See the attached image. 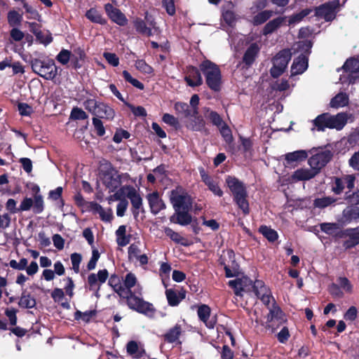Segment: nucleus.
<instances>
[{
    "label": "nucleus",
    "mask_w": 359,
    "mask_h": 359,
    "mask_svg": "<svg viewBox=\"0 0 359 359\" xmlns=\"http://www.w3.org/2000/svg\"><path fill=\"white\" fill-rule=\"evenodd\" d=\"M128 258L130 260H136L141 255V250L136 243L131 244L128 248Z\"/></svg>",
    "instance_id": "obj_53"
},
{
    "label": "nucleus",
    "mask_w": 359,
    "mask_h": 359,
    "mask_svg": "<svg viewBox=\"0 0 359 359\" xmlns=\"http://www.w3.org/2000/svg\"><path fill=\"white\" fill-rule=\"evenodd\" d=\"M200 173L203 182L208 187V189L216 196H222L223 191L218 186L216 180L208 176L203 169L200 171Z\"/></svg>",
    "instance_id": "obj_24"
},
{
    "label": "nucleus",
    "mask_w": 359,
    "mask_h": 359,
    "mask_svg": "<svg viewBox=\"0 0 359 359\" xmlns=\"http://www.w3.org/2000/svg\"><path fill=\"white\" fill-rule=\"evenodd\" d=\"M220 133L227 143H231L233 140V137L230 128L224 123L222 126L219 127Z\"/></svg>",
    "instance_id": "obj_57"
},
{
    "label": "nucleus",
    "mask_w": 359,
    "mask_h": 359,
    "mask_svg": "<svg viewBox=\"0 0 359 359\" xmlns=\"http://www.w3.org/2000/svg\"><path fill=\"white\" fill-rule=\"evenodd\" d=\"M81 255L79 253H73L71 255V262L72 269L76 273H79L80 270V264L81 262Z\"/></svg>",
    "instance_id": "obj_61"
},
{
    "label": "nucleus",
    "mask_w": 359,
    "mask_h": 359,
    "mask_svg": "<svg viewBox=\"0 0 359 359\" xmlns=\"http://www.w3.org/2000/svg\"><path fill=\"white\" fill-rule=\"evenodd\" d=\"M135 67L137 70L146 74H151L154 71L153 68L143 60H137L135 62Z\"/></svg>",
    "instance_id": "obj_50"
},
{
    "label": "nucleus",
    "mask_w": 359,
    "mask_h": 359,
    "mask_svg": "<svg viewBox=\"0 0 359 359\" xmlns=\"http://www.w3.org/2000/svg\"><path fill=\"white\" fill-rule=\"evenodd\" d=\"M184 79L187 85L191 87L199 86L203 83V79L199 70L194 67L188 68Z\"/></svg>",
    "instance_id": "obj_18"
},
{
    "label": "nucleus",
    "mask_w": 359,
    "mask_h": 359,
    "mask_svg": "<svg viewBox=\"0 0 359 359\" xmlns=\"http://www.w3.org/2000/svg\"><path fill=\"white\" fill-rule=\"evenodd\" d=\"M130 134L128 131L122 129L117 130L113 137V140L116 143H120L123 139H128Z\"/></svg>",
    "instance_id": "obj_64"
},
{
    "label": "nucleus",
    "mask_w": 359,
    "mask_h": 359,
    "mask_svg": "<svg viewBox=\"0 0 359 359\" xmlns=\"http://www.w3.org/2000/svg\"><path fill=\"white\" fill-rule=\"evenodd\" d=\"M320 229L327 234L334 235L337 232L339 226L336 223H323L320 224Z\"/></svg>",
    "instance_id": "obj_51"
},
{
    "label": "nucleus",
    "mask_w": 359,
    "mask_h": 359,
    "mask_svg": "<svg viewBox=\"0 0 359 359\" xmlns=\"http://www.w3.org/2000/svg\"><path fill=\"white\" fill-rule=\"evenodd\" d=\"M115 200L127 197L130 200L133 207L139 210L142 206V199L137 190L133 186H123L114 194Z\"/></svg>",
    "instance_id": "obj_10"
},
{
    "label": "nucleus",
    "mask_w": 359,
    "mask_h": 359,
    "mask_svg": "<svg viewBox=\"0 0 359 359\" xmlns=\"http://www.w3.org/2000/svg\"><path fill=\"white\" fill-rule=\"evenodd\" d=\"M222 18L224 21L230 27H233L235 25L236 18V15L231 11H226L222 13Z\"/></svg>",
    "instance_id": "obj_58"
},
{
    "label": "nucleus",
    "mask_w": 359,
    "mask_h": 359,
    "mask_svg": "<svg viewBox=\"0 0 359 359\" xmlns=\"http://www.w3.org/2000/svg\"><path fill=\"white\" fill-rule=\"evenodd\" d=\"M27 259L25 258H22L19 262H17L15 259H12L9 262V266L14 269L21 271L25 270L27 265Z\"/></svg>",
    "instance_id": "obj_59"
},
{
    "label": "nucleus",
    "mask_w": 359,
    "mask_h": 359,
    "mask_svg": "<svg viewBox=\"0 0 359 359\" xmlns=\"http://www.w3.org/2000/svg\"><path fill=\"white\" fill-rule=\"evenodd\" d=\"M273 321L279 324L286 321L283 311L276 306H273L272 308L270 309L269 313L267 316V323H271Z\"/></svg>",
    "instance_id": "obj_28"
},
{
    "label": "nucleus",
    "mask_w": 359,
    "mask_h": 359,
    "mask_svg": "<svg viewBox=\"0 0 359 359\" xmlns=\"http://www.w3.org/2000/svg\"><path fill=\"white\" fill-rule=\"evenodd\" d=\"M226 183L233 196V200L243 214L249 213V204L247 201V191L243 183L233 176H227Z\"/></svg>",
    "instance_id": "obj_4"
},
{
    "label": "nucleus",
    "mask_w": 359,
    "mask_h": 359,
    "mask_svg": "<svg viewBox=\"0 0 359 359\" xmlns=\"http://www.w3.org/2000/svg\"><path fill=\"white\" fill-rule=\"evenodd\" d=\"M273 11L269 10L259 12L253 18V24L255 25L263 24L273 15Z\"/></svg>",
    "instance_id": "obj_41"
},
{
    "label": "nucleus",
    "mask_w": 359,
    "mask_h": 359,
    "mask_svg": "<svg viewBox=\"0 0 359 359\" xmlns=\"http://www.w3.org/2000/svg\"><path fill=\"white\" fill-rule=\"evenodd\" d=\"M313 150L306 151L304 149L297 150L285 154L284 158L287 164L299 163L307 158L309 153L311 154Z\"/></svg>",
    "instance_id": "obj_23"
},
{
    "label": "nucleus",
    "mask_w": 359,
    "mask_h": 359,
    "mask_svg": "<svg viewBox=\"0 0 359 359\" xmlns=\"http://www.w3.org/2000/svg\"><path fill=\"white\" fill-rule=\"evenodd\" d=\"M114 114V111L110 107L103 103H99L95 115L102 118L112 119Z\"/></svg>",
    "instance_id": "obj_34"
},
{
    "label": "nucleus",
    "mask_w": 359,
    "mask_h": 359,
    "mask_svg": "<svg viewBox=\"0 0 359 359\" xmlns=\"http://www.w3.org/2000/svg\"><path fill=\"white\" fill-rule=\"evenodd\" d=\"M126 348L128 353L135 358H140L144 352L143 348L134 341H129L127 344Z\"/></svg>",
    "instance_id": "obj_37"
},
{
    "label": "nucleus",
    "mask_w": 359,
    "mask_h": 359,
    "mask_svg": "<svg viewBox=\"0 0 359 359\" xmlns=\"http://www.w3.org/2000/svg\"><path fill=\"white\" fill-rule=\"evenodd\" d=\"M342 219L344 222L351 223L359 220V207L348 206L343 211Z\"/></svg>",
    "instance_id": "obj_27"
},
{
    "label": "nucleus",
    "mask_w": 359,
    "mask_h": 359,
    "mask_svg": "<svg viewBox=\"0 0 359 359\" xmlns=\"http://www.w3.org/2000/svg\"><path fill=\"white\" fill-rule=\"evenodd\" d=\"M175 109L179 114H182L184 117H189L193 116L191 110L189 109V107L187 104L184 102H177L175 104Z\"/></svg>",
    "instance_id": "obj_47"
},
{
    "label": "nucleus",
    "mask_w": 359,
    "mask_h": 359,
    "mask_svg": "<svg viewBox=\"0 0 359 359\" xmlns=\"http://www.w3.org/2000/svg\"><path fill=\"white\" fill-rule=\"evenodd\" d=\"M342 69L343 74L339 78L342 83H355L359 81V58L347 60Z\"/></svg>",
    "instance_id": "obj_6"
},
{
    "label": "nucleus",
    "mask_w": 359,
    "mask_h": 359,
    "mask_svg": "<svg viewBox=\"0 0 359 359\" xmlns=\"http://www.w3.org/2000/svg\"><path fill=\"white\" fill-rule=\"evenodd\" d=\"M109 285L121 297H127V289H123V283L116 276H111L109 280Z\"/></svg>",
    "instance_id": "obj_31"
},
{
    "label": "nucleus",
    "mask_w": 359,
    "mask_h": 359,
    "mask_svg": "<svg viewBox=\"0 0 359 359\" xmlns=\"http://www.w3.org/2000/svg\"><path fill=\"white\" fill-rule=\"evenodd\" d=\"M205 116L209 118L212 123L218 128L222 126L224 123L220 116L215 111H210L208 108L204 109Z\"/></svg>",
    "instance_id": "obj_42"
},
{
    "label": "nucleus",
    "mask_w": 359,
    "mask_h": 359,
    "mask_svg": "<svg viewBox=\"0 0 359 359\" xmlns=\"http://www.w3.org/2000/svg\"><path fill=\"white\" fill-rule=\"evenodd\" d=\"M200 69L205 77L208 86L214 91H219L222 85V74L219 67L205 60L200 65Z\"/></svg>",
    "instance_id": "obj_5"
},
{
    "label": "nucleus",
    "mask_w": 359,
    "mask_h": 359,
    "mask_svg": "<svg viewBox=\"0 0 359 359\" xmlns=\"http://www.w3.org/2000/svg\"><path fill=\"white\" fill-rule=\"evenodd\" d=\"M285 17H278L269 21L263 29V34L268 35L277 30L285 22Z\"/></svg>",
    "instance_id": "obj_29"
},
{
    "label": "nucleus",
    "mask_w": 359,
    "mask_h": 359,
    "mask_svg": "<svg viewBox=\"0 0 359 359\" xmlns=\"http://www.w3.org/2000/svg\"><path fill=\"white\" fill-rule=\"evenodd\" d=\"M311 12V10L309 8H306L302 10L298 13L294 14L289 17L288 22L289 25H294L301 22L303 18L309 15Z\"/></svg>",
    "instance_id": "obj_46"
},
{
    "label": "nucleus",
    "mask_w": 359,
    "mask_h": 359,
    "mask_svg": "<svg viewBox=\"0 0 359 359\" xmlns=\"http://www.w3.org/2000/svg\"><path fill=\"white\" fill-rule=\"evenodd\" d=\"M99 103L95 99H89L84 102L83 105L88 111H89L93 114H95V111L98 108Z\"/></svg>",
    "instance_id": "obj_63"
},
{
    "label": "nucleus",
    "mask_w": 359,
    "mask_h": 359,
    "mask_svg": "<svg viewBox=\"0 0 359 359\" xmlns=\"http://www.w3.org/2000/svg\"><path fill=\"white\" fill-rule=\"evenodd\" d=\"M104 9L109 18L117 25L123 26L127 24L128 20L125 15L111 4H107Z\"/></svg>",
    "instance_id": "obj_15"
},
{
    "label": "nucleus",
    "mask_w": 359,
    "mask_h": 359,
    "mask_svg": "<svg viewBox=\"0 0 359 359\" xmlns=\"http://www.w3.org/2000/svg\"><path fill=\"white\" fill-rule=\"evenodd\" d=\"M87 205L88 210L92 212L94 214H98L102 221L107 222L111 221L113 218V212L111 208L105 209L100 204L94 201L88 202Z\"/></svg>",
    "instance_id": "obj_14"
},
{
    "label": "nucleus",
    "mask_w": 359,
    "mask_h": 359,
    "mask_svg": "<svg viewBox=\"0 0 359 359\" xmlns=\"http://www.w3.org/2000/svg\"><path fill=\"white\" fill-rule=\"evenodd\" d=\"M259 51V46L257 43H252L248 48L243 55V62L248 66L251 65L255 60V58L257 57Z\"/></svg>",
    "instance_id": "obj_26"
},
{
    "label": "nucleus",
    "mask_w": 359,
    "mask_h": 359,
    "mask_svg": "<svg viewBox=\"0 0 359 359\" xmlns=\"http://www.w3.org/2000/svg\"><path fill=\"white\" fill-rule=\"evenodd\" d=\"M86 16L88 20L95 23L103 25L106 22L101 13L95 8H90L88 11Z\"/></svg>",
    "instance_id": "obj_40"
},
{
    "label": "nucleus",
    "mask_w": 359,
    "mask_h": 359,
    "mask_svg": "<svg viewBox=\"0 0 359 359\" xmlns=\"http://www.w3.org/2000/svg\"><path fill=\"white\" fill-rule=\"evenodd\" d=\"M308 67V58L305 55H301L296 58L291 67V76L302 74Z\"/></svg>",
    "instance_id": "obj_20"
},
{
    "label": "nucleus",
    "mask_w": 359,
    "mask_h": 359,
    "mask_svg": "<svg viewBox=\"0 0 359 359\" xmlns=\"http://www.w3.org/2000/svg\"><path fill=\"white\" fill-rule=\"evenodd\" d=\"M229 285L234 290L237 296H242L243 292H254L255 295L262 300L264 304H269L271 296L269 290L264 285V282L257 280L254 283L246 276L231 280Z\"/></svg>",
    "instance_id": "obj_2"
},
{
    "label": "nucleus",
    "mask_w": 359,
    "mask_h": 359,
    "mask_svg": "<svg viewBox=\"0 0 359 359\" xmlns=\"http://www.w3.org/2000/svg\"><path fill=\"white\" fill-rule=\"evenodd\" d=\"M164 232L172 241L177 243H182L183 238L177 232L174 231L169 227H165Z\"/></svg>",
    "instance_id": "obj_56"
},
{
    "label": "nucleus",
    "mask_w": 359,
    "mask_h": 359,
    "mask_svg": "<svg viewBox=\"0 0 359 359\" xmlns=\"http://www.w3.org/2000/svg\"><path fill=\"white\" fill-rule=\"evenodd\" d=\"M116 239L118 245L123 247L130 241V235L126 233V226L121 225L116 231Z\"/></svg>",
    "instance_id": "obj_30"
},
{
    "label": "nucleus",
    "mask_w": 359,
    "mask_h": 359,
    "mask_svg": "<svg viewBox=\"0 0 359 359\" xmlns=\"http://www.w3.org/2000/svg\"><path fill=\"white\" fill-rule=\"evenodd\" d=\"M339 5V2L338 0L325 3L316 8V15L326 21L332 20L336 17L337 8Z\"/></svg>",
    "instance_id": "obj_12"
},
{
    "label": "nucleus",
    "mask_w": 359,
    "mask_h": 359,
    "mask_svg": "<svg viewBox=\"0 0 359 359\" xmlns=\"http://www.w3.org/2000/svg\"><path fill=\"white\" fill-rule=\"evenodd\" d=\"M122 176L114 169H109L102 177L104 184L109 191H115L121 184Z\"/></svg>",
    "instance_id": "obj_13"
},
{
    "label": "nucleus",
    "mask_w": 359,
    "mask_h": 359,
    "mask_svg": "<svg viewBox=\"0 0 359 359\" xmlns=\"http://www.w3.org/2000/svg\"><path fill=\"white\" fill-rule=\"evenodd\" d=\"M137 280L135 274L128 273L126 274L123 279V289H127V297L124 298L127 299V303L128 306L137 311L139 313H144L147 316H151L154 313V308L153 305L147 302H145L143 299L137 297L135 294L131 292V288L136 286L135 292L141 294L142 287L137 284Z\"/></svg>",
    "instance_id": "obj_1"
},
{
    "label": "nucleus",
    "mask_w": 359,
    "mask_h": 359,
    "mask_svg": "<svg viewBox=\"0 0 359 359\" xmlns=\"http://www.w3.org/2000/svg\"><path fill=\"white\" fill-rule=\"evenodd\" d=\"M23 8L26 13L28 14L27 18L33 20H39L40 15L36 9L32 6L29 5L27 2L23 3Z\"/></svg>",
    "instance_id": "obj_54"
},
{
    "label": "nucleus",
    "mask_w": 359,
    "mask_h": 359,
    "mask_svg": "<svg viewBox=\"0 0 359 359\" xmlns=\"http://www.w3.org/2000/svg\"><path fill=\"white\" fill-rule=\"evenodd\" d=\"M348 115L347 113L341 112L336 115L323 114L318 116L313 121V126L318 131H323L325 128L341 130L347 123Z\"/></svg>",
    "instance_id": "obj_3"
},
{
    "label": "nucleus",
    "mask_w": 359,
    "mask_h": 359,
    "mask_svg": "<svg viewBox=\"0 0 359 359\" xmlns=\"http://www.w3.org/2000/svg\"><path fill=\"white\" fill-rule=\"evenodd\" d=\"M165 295L168 304L172 306H175L185 298L186 292L184 290H175L168 289L165 291Z\"/></svg>",
    "instance_id": "obj_22"
},
{
    "label": "nucleus",
    "mask_w": 359,
    "mask_h": 359,
    "mask_svg": "<svg viewBox=\"0 0 359 359\" xmlns=\"http://www.w3.org/2000/svg\"><path fill=\"white\" fill-rule=\"evenodd\" d=\"M181 332L182 327L180 325L177 324L164 335L165 340L169 343L176 342L179 339Z\"/></svg>",
    "instance_id": "obj_36"
},
{
    "label": "nucleus",
    "mask_w": 359,
    "mask_h": 359,
    "mask_svg": "<svg viewBox=\"0 0 359 359\" xmlns=\"http://www.w3.org/2000/svg\"><path fill=\"white\" fill-rule=\"evenodd\" d=\"M337 281L339 287L341 288L344 292L347 293H352L353 285L351 283L348 278L345 277H339Z\"/></svg>",
    "instance_id": "obj_52"
},
{
    "label": "nucleus",
    "mask_w": 359,
    "mask_h": 359,
    "mask_svg": "<svg viewBox=\"0 0 359 359\" xmlns=\"http://www.w3.org/2000/svg\"><path fill=\"white\" fill-rule=\"evenodd\" d=\"M190 210H175V214L170 217V221L172 223L186 226L191 222V216L189 215Z\"/></svg>",
    "instance_id": "obj_21"
},
{
    "label": "nucleus",
    "mask_w": 359,
    "mask_h": 359,
    "mask_svg": "<svg viewBox=\"0 0 359 359\" xmlns=\"http://www.w3.org/2000/svg\"><path fill=\"white\" fill-rule=\"evenodd\" d=\"M292 53L290 50L285 49L278 53L273 58V66L270 69L271 75L273 78L280 76L286 69Z\"/></svg>",
    "instance_id": "obj_8"
},
{
    "label": "nucleus",
    "mask_w": 359,
    "mask_h": 359,
    "mask_svg": "<svg viewBox=\"0 0 359 359\" xmlns=\"http://www.w3.org/2000/svg\"><path fill=\"white\" fill-rule=\"evenodd\" d=\"M151 213L156 215L165 208V204L158 192L149 194L147 196Z\"/></svg>",
    "instance_id": "obj_16"
},
{
    "label": "nucleus",
    "mask_w": 359,
    "mask_h": 359,
    "mask_svg": "<svg viewBox=\"0 0 359 359\" xmlns=\"http://www.w3.org/2000/svg\"><path fill=\"white\" fill-rule=\"evenodd\" d=\"M34 34H35L36 39L39 41L40 43L44 45L49 44L53 40L51 34L48 32H44L41 31H34Z\"/></svg>",
    "instance_id": "obj_48"
},
{
    "label": "nucleus",
    "mask_w": 359,
    "mask_h": 359,
    "mask_svg": "<svg viewBox=\"0 0 359 359\" xmlns=\"http://www.w3.org/2000/svg\"><path fill=\"white\" fill-rule=\"evenodd\" d=\"M100 252L96 248H93L92 250V256L87 264V269L88 271L93 270L97 264V262L98 261L100 258Z\"/></svg>",
    "instance_id": "obj_55"
},
{
    "label": "nucleus",
    "mask_w": 359,
    "mask_h": 359,
    "mask_svg": "<svg viewBox=\"0 0 359 359\" xmlns=\"http://www.w3.org/2000/svg\"><path fill=\"white\" fill-rule=\"evenodd\" d=\"M197 313L199 319L205 323L207 327L212 329L215 327L216 320L215 318L210 319V309L208 306L203 304L199 306Z\"/></svg>",
    "instance_id": "obj_19"
},
{
    "label": "nucleus",
    "mask_w": 359,
    "mask_h": 359,
    "mask_svg": "<svg viewBox=\"0 0 359 359\" xmlns=\"http://www.w3.org/2000/svg\"><path fill=\"white\" fill-rule=\"evenodd\" d=\"M349 238L345 242L346 248H351L359 244V231L356 229H349L346 231Z\"/></svg>",
    "instance_id": "obj_35"
},
{
    "label": "nucleus",
    "mask_w": 359,
    "mask_h": 359,
    "mask_svg": "<svg viewBox=\"0 0 359 359\" xmlns=\"http://www.w3.org/2000/svg\"><path fill=\"white\" fill-rule=\"evenodd\" d=\"M259 232L271 242H273L278 238L277 232L266 226H261L259 227Z\"/></svg>",
    "instance_id": "obj_45"
},
{
    "label": "nucleus",
    "mask_w": 359,
    "mask_h": 359,
    "mask_svg": "<svg viewBox=\"0 0 359 359\" xmlns=\"http://www.w3.org/2000/svg\"><path fill=\"white\" fill-rule=\"evenodd\" d=\"M22 20V14L14 9L10 10L7 13L8 23L12 27L20 26Z\"/></svg>",
    "instance_id": "obj_32"
},
{
    "label": "nucleus",
    "mask_w": 359,
    "mask_h": 359,
    "mask_svg": "<svg viewBox=\"0 0 359 359\" xmlns=\"http://www.w3.org/2000/svg\"><path fill=\"white\" fill-rule=\"evenodd\" d=\"M18 305L24 309H32L36 305V301L30 294L27 293L26 290H23L18 302Z\"/></svg>",
    "instance_id": "obj_33"
},
{
    "label": "nucleus",
    "mask_w": 359,
    "mask_h": 359,
    "mask_svg": "<svg viewBox=\"0 0 359 359\" xmlns=\"http://www.w3.org/2000/svg\"><path fill=\"white\" fill-rule=\"evenodd\" d=\"M134 26L137 32L145 34L147 36H151L152 31L151 27H148L146 23L140 18H137L134 21Z\"/></svg>",
    "instance_id": "obj_43"
},
{
    "label": "nucleus",
    "mask_w": 359,
    "mask_h": 359,
    "mask_svg": "<svg viewBox=\"0 0 359 359\" xmlns=\"http://www.w3.org/2000/svg\"><path fill=\"white\" fill-rule=\"evenodd\" d=\"M336 199L331 196L318 198L314 200L313 205L318 208H325L335 203Z\"/></svg>",
    "instance_id": "obj_44"
},
{
    "label": "nucleus",
    "mask_w": 359,
    "mask_h": 359,
    "mask_svg": "<svg viewBox=\"0 0 359 359\" xmlns=\"http://www.w3.org/2000/svg\"><path fill=\"white\" fill-rule=\"evenodd\" d=\"M170 201L175 210H190L191 199L187 191L182 187H177L170 193Z\"/></svg>",
    "instance_id": "obj_7"
},
{
    "label": "nucleus",
    "mask_w": 359,
    "mask_h": 359,
    "mask_svg": "<svg viewBox=\"0 0 359 359\" xmlns=\"http://www.w3.org/2000/svg\"><path fill=\"white\" fill-rule=\"evenodd\" d=\"M348 103V95L345 93L340 92L331 99L330 106L332 108L339 109L347 106Z\"/></svg>",
    "instance_id": "obj_25"
},
{
    "label": "nucleus",
    "mask_w": 359,
    "mask_h": 359,
    "mask_svg": "<svg viewBox=\"0 0 359 359\" xmlns=\"http://www.w3.org/2000/svg\"><path fill=\"white\" fill-rule=\"evenodd\" d=\"M312 152L315 151L312 149ZM313 154V153H311ZM332 154L328 150H321L312 156L308 160V164L317 174L330 161Z\"/></svg>",
    "instance_id": "obj_11"
},
{
    "label": "nucleus",
    "mask_w": 359,
    "mask_h": 359,
    "mask_svg": "<svg viewBox=\"0 0 359 359\" xmlns=\"http://www.w3.org/2000/svg\"><path fill=\"white\" fill-rule=\"evenodd\" d=\"M95 311H87L85 312L77 311L75 313L74 317L76 320H82L83 322L88 323L95 316Z\"/></svg>",
    "instance_id": "obj_49"
},
{
    "label": "nucleus",
    "mask_w": 359,
    "mask_h": 359,
    "mask_svg": "<svg viewBox=\"0 0 359 359\" xmlns=\"http://www.w3.org/2000/svg\"><path fill=\"white\" fill-rule=\"evenodd\" d=\"M103 56L107 62L113 67H117L119 64V59L115 53L105 52Z\"/></svg>",
    "instance_id": "obj_62"
},
{
    "label": "nucleus",
    "mask_w": 359,
    "mask_h": 359,
    "mask_svg": "<svg viewBox=\"0 0 359 359\" xmlns=\"http://www.w3.org/2000/svg\"><path fill=\"white\" fill-rule=\"evenodd\" d=\"M32 67L34 72L46 79H53L57 75V67L52 60L43 61L36 59L32 62Z\"/></svg>",
    "instance_id": "obj_9"
},
{
    "label": "nucleus",
    "mask_w": 359,
    "mask_h": 359,
    "mask_svg": "<svg viewBox=\"0 0 359 359\" xmlns=\"http://www.w3.org/2000/svg\"><path fill=\"white\" fill-rule=\"evenodd\" d=\"M318 174L311 167L297 169L290 176L292 182L306 181L315 177Z\"/></svg>",
    "instance_id": "obj_17"
},
{
    "label": "nucleus",
    "mask_w": 359,
    "mask_h": 359,
    "mask_svg": "<svg viewBox=\"0 0 359 359\" xmlns=\"http://www.w3.org/2000/svg\"><path fill=\"white\" fill-rule=\"evenodd\" d=\"M70 116L72 119L75 120H84L88 118L86 113L78 107L72 109Z\"/></svg>",
    "instance_id": "obj_60"
},
{
    "label": "nucleus",
    "mask_w": 359,
    "mask_h": 359,
    "mask_svg": "<svg viewBox=\"0 0 359 359\" xmlns=\"http://www.w3.org/2000/svg\"><path fill=\"white\" fill-rule=\"evenodd\" d=\"M39 187H36V192L34 196L32 210L36 214H39L43 212L44 209V204L43 197L41 194H39Z\"/></svg>",
    "instance_id": "obj_38"
},
{
    "label": "nucleus",
    "mask_w": 359,
    "mask_h": 359,
    "mask_svg": "<svg viewBox=\"0 0 359 359\" xmlns=\"http://www.w3.org/2000/svg\"><path fill=\"white\" fill-rule=\"evenodd\" d=\"M193 116L194 118L187 123V127L192 130H202L205 127V121L203 118L201 116H198L197 115Z\"/></svg>",
    "instance_id": "obj_39"
}]
</instances>
